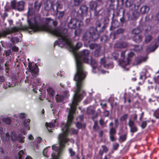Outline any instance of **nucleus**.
Here are the masks:
<instances>
[{
    "mask_svg": "<svg viewBox=\"0 0 159 159\" xmlns=\"http://www.w3.org/2000/svg\"><path fill=\"white\" fill-rule=\"evenodd\" d=\"M86 76V72L84 69H76L74 79L76 81L77 89L75 92L73 100L70 105V109L68 116L67 123L66 125L62 124L61 129L63 132L59 135L60 144L62 146H64V144L69 141L67 138L69 133L76 134L78 132V130L73 128H70V127L73 119V115L75 113L78 103L81 100L85 94L84 91L81 92V89L83 85V81Z\"/></svg>",
    "mask_w": 159,
    "mask_h": 159,
    "instance_id": "obj_1",
    "label": "nucleus"
},
{
    "mask_svg": "<svg viewBox=\"0 0 159 159\" xmlns=\"http://www.w3.org/2000/svg\"><path fill=\"white\" fill-rule=\"evenodd\" d=\"M34 23L30 20L28 21V24L30 27L33 32L40 31H47L51 34L57 37H59L64 40L66 44L69 46L71 45L69 39L67 38V30L66 28H57L53 29L49 26L50 22L52 21L50 18H46L45 19V24L42 25L41 23L34 19Z\"/></svg>",
    "mask_w": 159,
    "mask_h": 159,
    "instance_id": "obj_2",
    "label": "nucleus"
},
{
    "mask_svg": "<svg viewBox=\"0 0 159 159\" xmlns=\"http://www.w3.org/2000/svg\"><path fill=\"white\" fill-rule=\"evenodd\" d=\"M44 7L46 10L52 11L53 14L57 15L58 12V9H62V5L58 1H53L50 2L49 4H46Z\"/></svg>",
    "mask_w": 159,
    "mask_h": 159,
    "instance_id": "obj_3",
    "label": "nucleus"
},
{
    "mask_svg": "<svg viewBox=\"0 0 159 159\" xmlns=\"http://www.w3.org/2000/svg\"><path fill=\"white\" fill-rule=\"evenodd\" d=\"M107 27L106 25L104 24L99 32L97 31V29L95 27H91L88 29V31L91 37V41H95L99 37L100 32H103Z\"/></svg>",
    "mask_w": 159,
    "mask_h": 159,
    "instance_id": "obj_4",
    "label": "nucleus"
},
{
    "mask_svg": "<svg viewBox=\"0 0 159 159\" xmlns=\"http://www.w3.org/2000/svg\"><path fill=\"white\" fill-rule=\"evenodd\" d=\"M28 67L29 71L31 72L33 76L31 78V82H33L35 84L38 85L39 83V81L37 79H35V77L38 75L39 72L38 66L36 64L32 65V63L30 62L28 63Z\"/></svg>",
    "mask_w": 159,
    "mask_h": 159,
    "instance_id": "obj_5",
    "label": "nucleus"
},
{
    "mask_svg": "<svg viewBox=\"0 0 159 159\" xmlns=\"http://www.w3.org/2000/svg\"><path fill=\"white\" fill-rule=\"evenodd\" d=\"M126 51H123L121 52V56L122 59L119 60V65L123 68H125L126 66L129 65L131 61L130 58L127 57L126 59L125 58Z\"/></svg>",
    "mask_w": 159,
    "mask_h": 159,
    "instance_id": "obj_6",
    "label": "nucleus"
},
{
    "mask_svg": "<svg viewBox=\"0 0 159 159\" xmlns=\"http://www.w3.org/2000/svg\"><path fill=\"white\" fill-rule=\"evenodd\" d=\"M25 5L24 2L20 1L16 2V0H13L11 2V6L13 9H17L19 11H21L24 10Z\"/></svg>",
    "mask_w": 159,
    "mask_h": 159,
    "instance_id": "obj_7",
    "label": "nucleus"
},
{
    "mask_svg": "<svg viewBox=\"0 0 159 159\" xmlns=\"http://www.w3.org/2000/svg\"><path fill=\"white\" fill-rule=\"evenodd\" d=\"M98 4L96 1H92L89 2V7L90 11H94V15L98 16L99 15V12L101 10V9H99L98 11L97 10L98 7Z\"/></svg>",
    "mask_w": 159,
    "mask_h": 159,
    "instance_id": "obj_8",
    "label": "nucleus"
},
{
    "mask_svg": "<svg viewBox=\"0 0 159 159\" xmlns=\"http://www.w3.org/2000/svg\"><path fill=\"white\" fill-rule=\"evenodd\" d=\"M29 29H31L30 27V26H24L22 27H18L14 26L11 28L10 29H9L10 34L17 32L20 30H25L29 31Z\"/></svg>",
    "mask_w": 159,
    "mask_h": 159,
    "instance_id": "obj_9",
    "label": "nucleus"
},
{
    "mask_svg": "<svg viewBox=\"0 0 159 159\" xmlns=\"http://www.w3.org/2000/svg\"><path fill=\"white\" fill-rule=\"evenodd\" d=\"M59 147H57L55 146H52V149L53 150H54L56 151H58L57 155L54 153H52V154H53L56 156H57L58 157V159H59V157L61 153L62 150L63 148H64L65 147V144L66 143H64V146H61L60 143V141L59 139Z\"/></svg>",
    "mask_w": 159,
    "mask_h": 159,
    "instance_id": "obj_10",
    "label": "nucleus"
},
{
    "mask_svg": "<svg viewBox=\"0 0 159 159\" xmlns=\"http://www.w3.org/2000/svg\"><path fill=\"white\" fill-rule=\"evenodd\" d=\"M116 134V129L115 128L111 126L110 128L109 134V137L110 140L114 142L116 140L115 137V135Z\"/></svg>",
    "mask_w": 159,
    "mask_h": 159,
    "instance_id": "obj_11",
    "label": "nucleus"
},
{
    "mask_svg": "<svg viewBox=\"0 0 159 159\" xmlns=\"http://www.w3.org/2000/svg\"><path fill=\"white\" fill-rule=\"evenodd\" d=\"M128 125L130 128V132L133 134L138 130V129L136 126L134 121L130 119L129 120Z\"/></svg>",
    "mask_w": 159,
    "mask_h": 159,
    "instance_id": "obj_12",
    "label": "nucleus"
},
{
    "mask_svg": "<svg viewBox=\"0 0 159 159\" xmlns=\"http://www.w3.org/2000/svg\"><path fill=\"white\" fill-rule=\"evenodd\" d=\"M114 15L113 14L112 18V21L111 22V26L110 28V30L113 31L118 27L119 23L118 21L114 19Z\"/></svg>",
    "mask_w": 159,
    "mask_h": 159,
    "instance_id": "obj_13",
    "label": "nucleus"
},
{
    "mask_svg": "<svg viewBox=\"0 0 159 159\" xmlns=\"http://www.w3.org/2000/svg\"><path fill=\"white\" fill-rule=\"evenodd\" d=\"M67 38L68 39H69L70 41V43H71V45L70 46H68L66 44V43L65 42V41L64 40H63L61 39L62 41H64L65 45H66V46H67L68 47H69L70 48H73V49H74V50H78V49H79L82 46H83L82 43L81 42H77L76 43L75 47H73V45H72V43L71 42L70 39L69 38H68V34H67Z\"/></svg>",
    "mask_w": 159,
    "mask_h": 159,
    "instance_id": "obj_14",
    "label": "nucleus"
},
{
    "mask_svg": "<svg viewBox=\"0 0 159 159\" xmlns=\"http://www.w3.org/2000/svg\"><path fill=\"white\" fill-rule=\"evenodd\" d=\"M82 40L84 42L87 44H89L91 41V37L89 32L88 31V30L83 35Z\"/></svg>",
    "mask_w": 159,
    "mask_h": 159,
    "instance_id": "obj_15",
    "label": "nucleus"
},
{
    "mask_svg": "<svg viewBox=\"0 0 159 159\" xmlns=\"http://www.w3.org/2000/svg\"><path fill=\"white\" fill-rule=\"evenodd\" d=\"M78 21L76 20L72 19L70 20V22L68 23V27L70 29H75L76 27L77 23Z\"/></svg>",
    "mask_w": 159,
    "mask_h": 159,
    "instance_id": "obj_16",
    "label": "nucleus"
},
{
    "mask_svg": "<svg viewBox=\"0 0 159 159\" xmlns=\"http://www.w3.org/2000/svg\"><path fill=\"white\" fill-rule=\"evenodd\" d=\"M148 58V56L145 57L139 56L136 59V61L137 65H139L142 62L146 61Z\"/></svg>",
    "mask_w": 159,
    "mask_h": 159,
    "instance_id": "obj_17",
    "label": "nucleus"
},
{
    "mask_svg": "<svg viewBox=\"0 0 159 159\" xmlns=\"http://www.w3.org/2000/svg\"><path fill=\"white\" fill-rule=\"evenodd\" d=\"M88 11V8L85 5H82L80 7L79 11H80V13L82 16L86 15Z\"/></svg>",
    "mask_w": 159,
    "mask_h": 159,
    "instance_id": "obj_18",
    "label": "nucleus"
},
{
    "mask_svg": "<svg viewBox=\"0 0 159 159\" xmlns=\"http://www.w3.org/2000/svg\"><path fill=\"white\" fill-rule=\"evenodd\" d=\"M127 46V43L123 42H117L115 44V47L117 48H125Z\"/></svg>",
    "mask_w": 159,
    "mask_h": 159,
    "instance_id": "obj_19",
    "label": "nucleus"
},
{
    "mask_svg": "<svg viewBox=\"0 0 159 159\" xmlns=\"http://www.w3.org/2000/svg\"><path fill=\"white\" fill-rule=\"evenodd\" d=\"M143 38V36L141 35H135L132 37L133 41L138 43L141 42Z\"/></svg>",
    "mask_w": 159,
    "mask_h": 159,
    "instance_id": "obj_20",
    "label": "nucleus"
},
{
    "mask_svg": "<svg viewBox=\"0 0 159 159\" xmlns=\"http://www.w3.org/2000/svg\"><path fill=\"white\" fill-rule=\"evenodd\" d=\"M41 2L36 1L34 3V9L35 11H39L42 5Z\"/></svg>",
    "mask_w": 159,
    "mask_h": 159,
    "instance_id": "obj_21",
    "label": "nucleus"
},
{
    "mask_svg": "<svg viewBox=\"0 0 159 159\" xmlns=\"http://www.w3.org/2000/svg\"><path fill=\"white\" fill-rule=\"evenodd\" d=\"M149 10V8L147 6L142 7L140 10V12L141 14H145L147 13Z\"/></svg>",
    "mask_w": 159,
    "mask_h": 159,
    "instance_id": "obj_22",
    "label": "nucleus"
},
{
    "mask_svg": "<svg viewBox=\"0 0 159 159\" xmlns=\"http://www.w3.org/2000/svg\"><path fill=\"white\" fill-rule=\"evenodd\" d=\"M47 92L48 96L51 98L54 96L55 91L51 88L49 87L47 89Z\"/></svg>",
    "mask_w": 159,
    "mask_h": 159,
    "instance_id": "obj_23",
    "label": "nucleus"
},
{
    "mask_svg": "<svg viewBox=\"0 0 159 159\" xmlns=\"http://www.w3.org/2000/svg\"><path fill=\"white\" fill-rule=\"evenodd\" d=\"M11 140L13 142H15L18 140V137L16 132L12 131L11 133Z\"/></svg>",
    "mask_w": 159,
    "mask_h": 159,
    "instance_id": "obj_24",
    "label": "nucleus"
},
{
    "mask_svg": "<svg viewBox=\"0 0 159 159\" xmlns=\"http://www.w3.org/2000/svg\"><path fill=\"white\" fill-rule=\"evenodd\" d=\"M25 153L22 150L18 152V156L16 157V159H24Z\"/></svg>",
    "mask_w": 159,
    "mask_h": 159,
    "instance_id": "obj_25",
    "label": "nucleus"
},
{
    "mask_svg": "<svg viewBox=\"0 0 159 159\" xmlns=\"http://www.w3.org/2000/svg\"><path fill=\"white\" fill-rule=\"evenodd\" d=\"M90 64L93 69L96 68L97 67V62L95 60L93 59L92 57H91L90 59Z\"/></svg>",
    "mask_w": 159,
    "mask_h": 159,
    "instance_id": "obj_26",
    "label": "nucleus"
},
{
    "mask_svg": "<svg viewBox=\"0 0 159 159\" xmlns=\"http://www.w3.org/2000/svg\"><path fill=\"white\" fill-rule=\"evenodd\" d=\"M158 45L155 44L152 47H151L150 46L148 47L147 48L146 51L147 52H152L154 51L158 47Z\"/></svg>",
    "mask_w": 159,
    "mask_h": 159,
    "instance_id": "obj_27",
    "label": "nucleus"
},
{
    "mask_svg": "<svg viewBox=\"0 0 159 159\" xmlns=\"http://www.w3.org/2000/svg\"><path fill=\"white\" fill-rule=\"evenodd\" d=\"M45 126L48 129L49 132H51V131H50V129L49 128H54L55 126V125L53 123H48L46 122L45 123Z\"/></svg>",
    "mask_w": 159,
    "mask_h": 159,
    "instance_id": "obj_28",
    "label": "nucleus"
},
{
    "mask_svg": "<svg viewBox=\"0 0 159 159\" xmlns=\"http://www.w3.org/2000/svg\"><path fill=\"white\" fill-rule=\"evenodd\" d=\"M64 97L63 95L57 94L55 96V99L57 102H62L64 101Z\"/></svg>",
    "mask_w": 159,
    "mask_h": 159,
    "instance_id": "obj_29",
    "label": "nucleus"
},
{
    "mask_svg": "<svg viewBox=\"0 0 159 159\" xmlns=\"http://www.w3.org/2000/svg\"><path fill=\"white\" fill-rule=\"evenodd\" d=\"M30 120L28 119L25 120L24 121V125L25 128L28 130L30 129L29 125L30 124Z\"/></svg>",
    "mask_w": 159,
    "mask_h": 159,
    "instance_id": "obj_30",
    "label": "nucleus"
},
{
    "mask_svg": "<svg viewBox=\"0 0 159 159\" xmlns=\"http://www.w3.org/2000/svg\"><path fill=\"white\" fill-rule=\"evenodd\" d=\"M109 40V37L106 35H104L101 36V41L104 43L108 42Z\"/></svg>",
    "mask_w": 159,
    "mask_h": 159,
    "instance_id": "obj_31",
    "label": "nucleus"
},
{
    "mask_svg": "<svg viewBox=\"0 0 159 159\" xmlns=\"http://www.w3.org/2000/svg\"><path fill=\"white\" fill-rule=\"evenodd\" d=\"M76 127L78 129L85 128V125L84 124H82L79 122H77L75 124Z\"/></svg>",
    "mask_w": 159,
    "mask_h": 159,
    "instance_id": "obj_32",
    "label": "nucleus"
},
{
    "mask_svg": "<svg viewBox=\"0 0 159 159\" xmlns=\"http://www.w3.org/2000/svg\"><path fill=\"white\" fill-rule=\"evenodd\" d=\"M141 32V30L139 28H137L132 30V33L135 35H140L139 34Z\"/></svg>",
    "mask_w": 159,
    "mask_h": 159,
    "instance_id": "obj_33",
    "label": "nucleus"
},
{
    "mask_svg": "<svg viewBox=\"0 0 159 159\" xmlns=\"http://www.w3.org/2000/svg\"><path fill=\"white\" fill-rule=\"evenodd\" d=\"M2 121L7 125H10L11 124L12 121L10 118L7 117L3 118L2 119Z\"/></svg>",
    "mask_w": 159,
    "mask_h": 159,
    "instance_id": "obj_34",
    "label": "nucleus"
},
{
    "mask_svg": "<svg viewBox=\"0 0 159 159\" xmlns=\"http://www.w3.org/2000/svg\"><path fill=\"white\" fill-rule=\"evenodd\" d=\"M1 34V37H5L7 35L10 34L9 29H7L5 30L2 31L0 32Z\"/></svg>",
    "mask_w": 159,
    "mask_h": 159,
    "instance_id": "obj_35",
    "label": "nucleus"
},
{
    "mask_svg": "<svg viewBox=\"0 0 159 159\" xmlns=\"http://www.w3.org/2000/svg\"><path fill=\"white\" fill-rule=\"evenodd\" d=\"M134 48L133 49V50L136 52H140L142 49V47H139V45H134Z\"/></svg>",
    "mask_w": 159,
    "mask_h": 159,
    "instance_id": "obj_36",
    "label": "nucleus"
},
{
    "mask_svg": "<svg viewBox=\"0 0 159 159\" xmlns=\"http://www.w3.org/2000/svg\"><path fill=\"white\" fill-rule=\"evenodd\" d=\"M101 49V47H98L95 49L94 52V55L96 57H98L100 56V52Z\"/></svg>",
    "mask_w": 159,
    "mask_h": 159,
    "instance_id": "obj_37",
    "label": "nucleus"
},
{
    "mask_svg": "<svg viewBox=\"0 0 159 159\" xmlns=\"http://www.w3.org/2000/svg\"><path fill=\"white\" fill-rule=\"evenodd\" d=\"M25 137L22 136V134H20L19 135L18 140L20 143H24L25 142Z\"/></svg>",
    "mask_w": 159,
    "mask_h": 159,
    "instance_id": "obj_38",
    "label": "nucleus"
},
{
    "mask_svg": "<svg viewBox=\"0 0 159 159\" xmlns=\"http://www.w3.org/2000/svg\"><path fill=\"white\" fill-rule=\"evenodd\" d=\"M153 115L157 119H159V107L154 111Z\"/></svg>",
    "mask_w": 159,
    "mask_h": 159,
    "instance_id": "obj_39",
    "label": "nucleus"
},
{
    "mask_svg": "<svg viewBox=\"0 0 159 159\" xmlns=\"http://www.w3.org/2000/svg\"><path fill=\"white\" fill-rule=\"evenodd\" d=\"M127 136V134H124L120 136L119 139L122 142H123L126 139Z\"/></svg>",
    "mask_w": 159,
    "mask_h": 159,
    "instance_id": "obj_40",
    "label": "nucleus"
},
{
    "mask_svg": "<svg viewBox=\"0 0 159 159\" xmlns=\"http://www.w3.org/2000/svg\"><path fill=\"white\" fill-rule=\"evenodd\" d=\"M10 138V134L8 133H7L6 134L5 136L2 138V139L3 141H7L9 140Z\"/></svg>",
    "mask_w": 159,
    "mask_h": 159,
    "instance_id": "obj_41",
    "label": "nucleus"
},
{
    "mask_svg": "<svg viewBox=\"0 0 159 159\" xmlns=\"http://www.w3.org/2000/svg\"><path fill=\"white\" fill-rule=\"evenodd\" d=\"M58 14V18L59 19H61L63 17L65 14V12L64 11H58V13L57 15Z\"/></svg>",
    "mask_w": 159,
    "mask_h": 159,
    "instance_id": "obj_42",
    "label": "nucleus"
},
{
    "mask_svg": "<svg viewBox=\"0 0 159 159\" xmlns=\"http://www.w3.org/2000/svg\"><path fill=\"white\" fill-rule=\"evenodd\" d=\"M104 67L107 69H111L113 67V64L112 62H110L108 63L105 64Z\"/></svg>",
    "mask_w": 159,
    "mask_h": 159,
    "instance_id": "obj_43",
    "label": "nucleus"
},
{
    "mask_svg": "<svg viewBox=\"0 0 159 159\" xmlns=\"http://www.w3.org/2000/svg\"><path fill=\"white\" fill-rule=\"evenodd\" d=\"M152 39V37L151 35H148L145 37V41L146 43H149Z\"/></svg>",
    "mask_w": 159,
    "mask_h": 159,
    "instance_id": "obj_44",
    "label": "nucleus"
},
{
    "mask_svg": "<svg viewBox=\"0 0 159 159\" xmlns=\"http://www.w3.org/2000/svg\"><path fill=\"white\" fill-rule=\"evenodd\" d=\"M149 122V120L143 121L141 125V126L142 129H144L145 128L147 125V122Z\"/></svg>",
    "mask_w": 159,
    "mask_h": 159,
    "instance_id": "obj_45",
    "label": "nucleus"
},
{
    "mask_svg": "<svg viewBox=\"0 0 159 159\" xmlns=\"http://www.w3.org/2000/svg\"><path fill=\"white\" fill-rule=\"evenodd\" d=\"M99 46L97 44L92 43L89 45V47L91 49H93L94 48H96Z\"/></svg>",
    "mask_w": 159,
    "mask_h": 159,
    "instance_id": "obj_46",
    "label": "nucleus"
},
{
    "mask_svg": "<svg viewBox=\"0 0 159 159\" xmlns=\"http://www.w3.org/2000/svg\"><path fill=\"white\" fill-rule=\"evenodd\" d=\"M128 117V115L127 114H125L124 115L122 116L120 118L121 121H126Z\"/></svg>",
    "mask_w": 159,
    "mask_h": 159,
    "instance_id": "obj_47",
    "label": "nucleus"
},
{
    "mask_svg": "<svg viewBox=\"0 0 159 159\" xmlns=\"http://www.w3.org/2000/svg\"><path fill=\"white\" fill-rule=\"evenodd\" d=\"M74 2V5L75 6H79L83 0H73Z\"/></svg>",
    "mask_w": 159,
    "mask_h": 159,
    "instance_id": "obj_48",
    "label": "nucleus"
},
{
    "mask_svg": "<svg viewBox=\"0 0 159 159\" xmlns=\"http://www.w3.org/2000/svg\"><path fill=\"white\" fill-rule=\"evenodd\" d=\"M81 29L79 28L76 29L74 32L75 36H77L79 35L81 33Z\"/></svg>",
    "mask_w": 159,
    "mask_h": 159,
    "instance_id": "obj_49",
    "label": "nucleus"
},
{
    "mask_svg": "<svg viewBox=\"0 0 159 159\" xmlns=\"http://www.w3.org/2000/svg\"><path fill=\"white\" fill-rule=\"evenodd\" d=\"M35 12H36L34 11V9L32 8H29V10L28 11V14L30 15H32L34 14Z\"/></svg>",
    "mask_w": 159,
    "mask_h": 159,
    "instance_id": "obj_50",
    "label": "nucleus"
},
{
    "mask_svg": "<svg viewBox=\"0 0 159 159\" xmlns=\"http://www.w3.org/2000/svg\"><path fill=\"white\" fill-rule=\"evenodd\" d=\"M93 129L96 131H98L99 129V127L97 123L96 122H94L93 127Z\"/></svg>",
    "mask_w": 159,
    "mask_h": 159,
    "instance_id": "obj_51",
    "label": "nucleus"
},
{
    "mask_svg": "<svg viewBox=\"0 0 159 159\" xmlns=\"http://www.w3.org/2000/svg\"><path fill=\"white\" fill-rule=\"evenodd\" d=\"M124 31V29L123 28H120L118 29L116 32V34H123Z\"/></svg>",
    "mask_w": 159,
    "mask_h": 159,
    "instance_id": "obj_52",
    "label": "nucleus"
},
{
    "mask_svg": "<svg viewBox=\"0 0 159 159\" xmlns=\"http://www.w3.org/2000/svg\"><path fill=\"white\" fill-rule=\"evenodd\" d=\"M87 112L89 114H93L95 112L94 109H88L87 110Z\"/></svg>",
    "mask_w": 159,
    "mask_h": 159,
    "instance_id": "obj_53",
    "label": "nucleus"
},
{
    "mask_svg": "<svg viewBox=\"0 0 159 159\" xmlns=\"http://www.w3.org/2000/svg\"><path fill=\"white\" fill-rule=\"evenodd\" d=\"M4 58L0 59V70L3 69L2 63L4 62Z\"/></svg>",
    "mask_w": 159,
    "mask_h": 159,
    "instance_id": "obj_54",
    "label": "nucleus"
},
{
    "mask_svg": "<svg viewBox=\"0 0 159 159\" xmlns=\"http://www.w3.org/2000/svg\"><path fill=\"white\" fill-rule=\"evenodd\" d=\"M106 61L105 58H102L101 59L100 63L101 65H102L104 66L106 64Z\"/></svg>",
    "mask_w": 159,
    "mask_h": 159,
    "instance_id": "obj_55",
    "label": "nucleus"
},
{
    "mask_svg": "<svg viewBox=\"0 0 159 159\" xmlns=\"http://www.w3.org/2000/svg\"><path fill=\"white\" fill-rule=\"evenodd\" d=\"M119 146L118 143H116L113 145V149L114 150H117Z\"/></svg>",
    "mask_w": 159,
    "mask_h": 159,
    "instance_id": "obj_56",
    "label": "nucleus"
},
{
    "mask_svg": "<svg viewBox=\"0 0 159 159\" xmlns=\"http://www.w3.org/2000/svg\"><path fill=\"white\" fill-rule=\"evenodd\" d=\"M102 150L104 152L106 153L108 151V149L105 145H102Z\"/></svg>",
    "mask_w": 159,
    "mask_h": 159,
    "instance_id": "obj_57",
    "label": "nucleus"
},
{
    "mask_svg": "<svg viewBox=\"0 0 159 159\" xmlns=\"http://www.w3.org/2000/svg\"><path fill=\"white\" fill-rule=\"evenodd\" d=\"M12 50L14 52H17L18 51L19 48L18 47L15 46H13L12 48Z\"/></svg>",
    "mask_w": 159,
    "mask_h": 159,
    "instance_id": "obj_58",
    "label": "nucleus"
},
{
    "mask_svg": "<svg viewBox=\"0 0 159 159\" xmlns=\"http://www.w3.org/2000/svg\"><path fill=\"white\" fill-rule=\"evenodd\" d=\"M120 21L122 23H124L125 22V18H124V11L123 13L122 16L120 19Z\"/></svg>",
    "mask_w": 159,
    "mask_h": 159,
    "instance_id": "obj_59",
    "label": "nucleus"
},
{
    "mask_svg": "<svg viewBox=\"0 0 159 159\" xmlns=\"http://www.w3.org/2000/svg\"><path fill=\"white\" fill-rule=\"evenodd\" d=\"M153 79L155 83H159V75L157 77H155L153 78Z\"/></svg>",
    "mask_w": 159,
    "mask_h": 159,
    "instance_id": "obj_60",
    "label": "nucleus"
},
{
    "mask_svg": "<svg viewBox=\"0 0 159 159\" xmlns=\"http://www.w3.org/2000/svg\"><path fill=\"white\" fill-rule=\"evenodd\" d=\"M125 6L127 7H129L132 5L131 3L130 2L128 1V0L127 1H126L125 2Z\"/></svg>",
    "mask_w": 159,
    "mask_h": 159,
    "instance_id": "obj_61",
    "label": "nucleus"
},
{
    "mask_svg": "<svg viewBox=\"0 0 159 159\" xmlns=\"http://www.w3.org/2000/svg\"><path fill=\"white\" fill-rule=\"evenodd\" d=\"M69 152L70 154V156L73 157L75 155V153L71 149H69Z\"/></svg>",
    "mask_w": 159,
    "mask_h": 159,
    "instance_id": "obj_62",
    "label": "nucleus"
},
{
    "mask_svg": "<svg viewBox=\"0 0 159 159\" xmlns=\"http://www.w3.org/2000/svg\"><path fill=\"white\" fill-rule=\"evenodd\" d=\"M96 28H100L101 26V23L99 21H97L95 23Z\"/></svg>",
    "mask_w": 159,
    "mask_h": 159,
    "instance_id": "obj_63",
    "label": "nucleus"
},
{
    "mask_svg": "<svg viewBox=\"0 0 159 159\" xmlns=\"http://www.w3.org/2000/svg\"><path fill=\"white\" fill-rule=\"evenodd\" d=\"M5 80L4 77L2 75H0V84H1L2 83L4 82Z\"/></svg>",
    "mask_w": 159,
    "mask_h": 159,
    "instance_id": "obj_64",
    "label": "nucleus"
}]
</instances>
